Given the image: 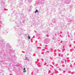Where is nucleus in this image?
Returning a JSON list of instances; mask_svg holds the SVG:
<instances>
[{
    "mask_svg": "<svg viewBox=\"0 0 75 75\" xmlns=\"http://www.w3.org/2000/svg\"><path fill=\"white\" fill-rule=\"evenodd\" d=\"M25 70V68H24V69H23V71H23V72L24 73V72H26V70Z\"/></svg>",
    "mask_w": 75,
    "mask_h": 75,
    "instance_id": "nucleus-1",
    "label": "nucleus"
},
{
    "mask_svg": "<svg viewBox=\"0 0 75 75\" xmlns=\"http://www.w3.org/2000/svg\"><path fill=\"white\" fill-rule=\"evenodd\" d=\"M38 10L36 9V11H35V13H38Z\"/></svg>",
    "mask_w": 75,
    "mask_h": 75,
    "instance_id": "nucleus-2",
    "label": "nucleus"
},
{
    "mask_svg": "<svg viewBox=\"0 0 75 75\" xmlns=\"http://www.w3.org/2000/svg\"><path fill=\"white\" fill-rule=\"evenodd\" d=\"M28 39H30V36H28Z\"/></svg>",
    "mask_w": 75,
    "mask_h": 75,
    "instance_id": "nucleus-3",
    "label": "nucleus"
}]
</instances>
